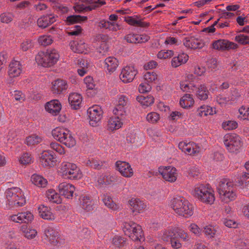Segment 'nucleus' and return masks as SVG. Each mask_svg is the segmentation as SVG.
<instances>
[{
	"label": "nucleus",
	"mask_w": 249,
	"mask_h": 249,
	"mask_svg": "<svg viewBox=\"0 0 249 249\" xmlns=\"http://www.w3.org/2000/svg\"><path fill=\"white\" fill-rule=\"evenodd\" d=\"M217 190L220 200L225 203L234 201L237 197L233 183L227 179H223L219 182Z\"/></svg>",
	"instance_id": "1"
},
{
	"label": "nucleus",
	"mask_w": 249,
	"mask_h": 249,
	"mask_svg": "<svg viewBox=\"0 0 249 249\" xmlns=\"http://www.w3.org/2000/svg\"><path fill=\"white\" fill-rule=\"evenodd\" d=\"M170 205L177 214L187 218L193 214V208L190 202L182 197L174 198Z\"/></svg>",
	"instance_id": "2"
},
{
	"label": "nucleus",
	"mask_w": 249,
	"mask_h": 249,
	"mask_svg": "<svg viewBox=\"0 0 249 249\" xmlns=\"http://www.w3.org/2000/svg\"><path fill=\"white\" fill-rule=\"evenodd\" d=\"M53 137L68 147H72L76 144V140L67 129L56 127L52 132Z\"/></svg>",
	"instance_id": "3"
},
{
	"label": "nucleus",
	"mask_w": 249,
	"mask_h": 249,
	"mask_svg": "<svg viewBox=\"0 0 249 249\" xmlns=\"http://www.w3.org/2000/svg\"><path fill=\"white\" fill-rule=\"evenodd\" d=\"M60 172L63 177L70 179H78L82 177V172L76 165L70 162H62Z\"/></svg>",
	"instance_id": "4"
},
{
	"label": "nucleus",
	"mask_w": 249,
	"mask_h": 249,
	"mask_svg": "<svg viewBox=\"0 0 249 249\" xmlns=\"http://www.w3.org/2000/svg\"><path fill=\"white\" fill-rule=\"evenodd\" d=\"M223 142L228 150L231 153L237 152L242 145L240 137L235 133L225 135Z\"/></svg>",
	"instance_id": "5"
},
{
	"label": "nucleus",
	"mask_w": 249,
	"mask_h": 249,
	"mask_svg": "<svg viewBox=\"0 0 249 249\" xmlns=\"http://www.w3.org/2000/svg\"><path fill=\"white\" fill-rule=\"evenodd\" d=\"M43 240L46 244L55 247H59L60 243L59 241V233L52 228L49 227L44 231Z\"/></svg>",
	"instance_id": "6"
},
{
	"label": "nucleus",
	"mask_w": 249,
	"mask_h": 249,
	"mask_svg": "<svg viewBox=\"0 0 249 249\" xmlns=\"http://www.w3.org/2000/svg\"><path fill=\"white\" fill-rule=\"evenodd\" d=\"M103 111L98 106H94L88 109V113L89 118V124L92 126L99 125L102 118Z\"/></svg>",
	"instance_id": "7"
},
{
	"label": "nucleus",
	"mask_w": 249,
	"mask_h": 249,
	"mask_svg": "<svg viewBox=\"0 0 249 249\" xmlns=\"http://www.w3.org/2000/svg\"><path fill=\"white\" fill-rule=\"evenodd\" d=\"M125 228L127 230H135L134 232H131L129 234V237L134 241H141L142 239H144L142 227L139 225L131 221L125 223Z\"/></svg>",
	"instance_id": "8"
},
{
	"label": "nucleus",
	"mask_w": 249,
	"mask_h": 249,
	"mask_svg": "<svg viewBox=\"0 0 249 249\" xmlns=\"http://www.w3.org/2000/svg\"><path fill=\"white\" fill-rule=\"evenodd\" d=\"M137 73V70L133 66L124 67L120 75V79L124 83L131 82Z\"/></svg>",
	"instance_id": "9"
},
{
	"label": "nucleus",
	"mask_w": 249,
	"mask_h": 249,
	"mask_svg": "<svg viewBox=\"0 0 249 249\" xmlns=\"http://www.w3.org/2000/svg\"><path fill=\"white\" fill-rule=\"evenodd\" d=\"M159 171L166 181L173 182L177 180V173L176 168L172 166L160 167Z\"/></svg>",
	"instance_id": "10"
},
{
	"label": "nucleus",
	"mask_w": 249,
	"mask_h": 249,
	"mask_svg": "<svg viewBox=\"0 0 249 249\" xmlns=\"http://www.w3.org/2000/svg\"><path fill=\"white\" fill-rule=\"evenodd\" d=\"M213 48L219 51H229L238 48V45L226 39H218L213 43Z\"/></svg>",
	"instance_id": "11"
},
{
	"label": "nucleus",
	"mask_w": 249,
	"mask_h": 249,
	"mask_svg": "<svg viewBox=\"0 0 249 249\" xmlns=\"http://www.w3.org/2000/svg\"><path fill=\"white\" fill-rule=\"evenodd\" d=\"M115 166L120 174L126 178L131 177L133 175V171L130 164L125 161L118 160L116 162Z\"/></svg>",
	"instance_id": "12"
},
{
	"label": "nucleus",
	"mask_w": 249,
	"mask_h": 249,
	"mask_svg": "<svg viewBox=\"0 0 249 249\" xmlns=\"http://www.w3.org/2000/svg\"><path fill=\"white\" fill-rule=\"evenodd\" d=\"M183 44L185 47L194 50L202 49L205 46L203 40L194 36L185 38L183 41Z\"/></svg>",
	"instance_id": "13"
},
{
	"label": "nucleus",
	"mask_w": 249,
	"mask_h": 249,
	"mask_svg": "<svg viewBox=\"0 0 249 249\" xmlns=\"http://www.w3.org/2000/svg\"><path fill=\"white\" fill-rule=\"evenodd\" d=\"M58 190L61 195L70 199L73 196L75 189V187L71 184L62 182L59 185Z\"/></svg>",
	"instance_id": "14"
},
{
	"label": "nucleus",
	"mask_w": 249,
	"mask_h": 249,
	"mask_svg": "<svg viewBox=\"0 0 249 249\" xmlns=\"http://www.w3.org/2000/svg\"><path fill=\"white\" fill-rule=\"evenodd\" d=\"M55 159L49 150L44 151L41 153L40 162L44 167H53L55 164Z\"/></svg>",
	"instance_id": "15"
},
{
	"label": "nucleus",
	"mask_w": 249,
	"mask_h": 249,
	"mask_svg": "<svg viewBox=\"0 0 249 249\" xmlns=\"http://www.w3.org/2000/svg\"><path fill=\"white\" fill-rule=\"evenodd\" d=\"M34 216L30 212L20 213L10 216V219L17 223H27L31 222Z\"/></svg>",
	"instance_id": "16"
},
{
	"label": "nucleus",
	"mask_w": 249,
	"mask_h": 249,
	"mask_svg": "<svg viewBox=\"0 0 249 249\" xmlns=\"http://www.w3.org/2000/svg\"><path fill=\"white\" fill-rule=\"evenodd\" d=\"M21 190L18 187H13L8 189L5 192V196L7 200V204L11 206L16 201L18 195H20Z\"/></svg>",
	"instance_id": "17"
},
{
	"label": "nucleus",
	"mask_w": 249,
	"mask_h": 249,
	"mask_svg": "<svg viewBox=\"0 0 249 249\" xmlns=\"http://www.w3.org/2000/svg\"><path fill=\"white\" fill-rule=\"evenodd\" d=\"M56 21L55 17L52 14H48L44 15L37 20V24L39 27L45 28Z\"/></svg>",
	"instance_id": "18"
},
{
	"label": "nucleus",
	"mask_w": 249,
	"mask_h": 249,
	"mask_svg": "<svg viewBox=\"0 0 249 249\" xmlns=\"http://www.w3.org/2000/svg\"><path fill=\"white\" fill-rule=\"evenodd\" d=\"M45 108L48 112L56 115L61 109V105L58 100H53L48 102L46 104Z\"/></svg>",
	"instance_id": "19"
},
{
	"label": "nucleus",
	"mask_w": 249,
	"mask_h": 249,
	"mask_svg": "<svg viewBox=\"0 0 249 249\" xmlns=\"http://www.w3.org/2000/svg\"><path fill=\"white\" fill-rule=\"evenodd\" d=\"M52 91L53 93L60 94L68 88V84L66 81L57 79L53 83Z\"/></svg>",
	"instance_id": "20"
},
{
	"label": "nucleus",
	"mask_w": 249,
	"mask_h": 249,
	"mask_svg": "<svg viewBox=\"0 0 249 249\" xmlns=\"http://www.w3.org/2000/svg\"><path fill=\"white\" fill-rule=\"evenodd\" d=\"M21 71V66L19 61H14L10 63L8 74L10 77L18 76Z\"/></svg>",
	"instance_id": "21"
},
{
	"label": "nucleus",
	"mask_w": 249,
	"mask_h": 249,
	"mask_svg": "<svg viewBox=\"0 0 249 249\" xmlns=\"http://www.w3.org/2000/svg\"><path fill=\"white\" fill-rule=\"evenodd\" d=\"M68 100L72 108L78 109L82 103V98L81 95L78 93H72L70 94Z\"/></svg>",
	"instance_id": "22"
},
{
	"label": "nucleus",
	"mask_w": 249,
	"mask_h": 249,
	"mask_svg": "<svg viewBox=\"0 0 249 249\" xmlns=\"http://www.w3.org/2000/svg\"><path fill=\"white\" fill-rule=\"evenodd\" d=\"M129 204L133 213H140L146 207L143 201L138 199H131Z\"/></svg>",
	"instance_id": "23"
},
{
	"label": "nucleus",
	"mask_w": 249,
	"mask_h": 249,
	"mask_svg": "<svg viewBox=\"0 0 249 249\" xmlns=\"http://www.w3.org/2000/svg\"><path fill=\"white\" fill-rule=\"evenodd\" d=\"M38 210L39 215L42 218L51 220L55 219L54 215L51 212L50 208L42 205L38 207Z\"/></svg>",
	"instance_id": "24"
},
{
	"label": "nucleus",
	"mask_w": 249,
	"mask_h": 249,
	"mask_svg": "<svg viewBox=\"0 0 249 249\" xmlns=\"http://www.w3.org/2000/svg\"><path fill=\"white\" fill-rule=\"evenodd\" d=\"M105 68L110 73L113 72L118 66V60L114 57H108L105 60Z\"/></svg>",
	"instance_id": "25"
},
{
	"label": "nucleus",
	"mask_w": 249,
	"mask_h": 249,
	"mask_svg": "<svg viewBox=\"0 0 249 249\" xmlns=\"http://www.w3.org/2000/svg\"><path fill=\"white\" fill-rule=\"evenodd\" d=\"M107 129L110 131L118 129L123 125V122L119 117H111L107 122Z\"/></svg>",
	"instance_id": "26"
},
{
	"label": "nucleus",
	"mask_w": 249,
	"mask_h": 249,
	"mask_svg": "<svg viewBox=\"0 0 249 249\" xmlns=\"http://www.w3.org/2000/svg\"><path fill=\"white\" fill-rule=\"evenodd\" d=\"M189 58L188 55L184 53L179 54L178 56L174 57L171 61L173 67L177 68L187 62Z\"/></svg>",
	"instance_id": "27"
},
{
	"label": "nucleus",
	"mask_w": 249,
	"mask_h": 249,
	"mask_svg": "<svg viewBox=\"0 0 249 249\" xmlns=\"http://www.w3.org/2000/svg\"><path fill=\"white\" fill-rule=\"evenodd\" d=\"M45 53L48 58V67H51L56 63L59 59V54L56 50H48Z\"/></svg>",
	"instance_id": "28"
},
{
	"label": "nucleus",
	"mask_w": 249,
	"mask_h": 249,
	"mask_svg": "<svg viewBox=\"0 0 249 249\" xmlns=\"http://www.w3.org/2000/svg\"><path fill=\"white\" fill-rule=\"evenodd\" d=\"M209 93L205 85L201 84L197 88L196 96L200 100H206L208 99Z\"/></svg>",
	"instance_id": "29"
},
{
	"label": "nucleus",
	"mask_w": 249,
	"mask_h": 249,
	"mask_svg": "<svg viewBox=\"0 0 249 249\" xmlns=\"http://www.w3.org/2000/svg\"><path fill=\"white\" fill-rule=\"evenodd\" d=\"M88 18L86 16H81L80 15H71L68 16L65 22L67 25H70L77 23H80L82 21H87Z\"/></svg>",
	"instance_id": "30"
},
{
	"label": "nucleus",
	"mask_w": 249,
	"mask_h": 249,
	"mask_svg": "<svg viewBox=\"0 0 249 249\" xmlns=\"http://www.w3.org/2000/svg\"><path fill=\"white\" fill-rule=\"evenodd\" d=\"M208 188L203 184L197 185L194 188L193 195L195 197L201 201L203 196L205 194V192H206V191L208 190Z\"/></svg>",
	"instance_id": "31"
},
{
	"label": "nucleus",
	"mask_w": 249,
	"mask_h": 249,
	"mask_svg": "<svg viewBox=\"0 0 249 249\" xmlns=\"http://www.w3.org/2000/svg\"><path fill=\"white\" fill-rule=\"evenodd\" d=\"M136 99L144 107L151 106L154 101V98L151 95H139L137 96Z\"/></svg>",
	"instance_id": "32"
},
{
	"label": "nucleus",
	"mask_w": 249,
	"mask_h": 249,
	"mask_svg": "<svg viewBox=\"0 0 249 249\" xmlns=\"http://www.w3.org/2000/svg\"><path fill=\"white\" fill-rule=\"evenodd\" d=\"M80 204L82 208L88 212L93 209V202L89 196H83L80 200Z\"/></svg>",
	"instance_id": "33"
},
{
	"label": "nucleus",
	"mask_w": 249,
	"mask_h": 249,
	"mask_svg": "<svg viewBox=\"0 0 249 249\" xmlns=\"http://www.w3.org/2000/svg\"><path fill=\"white\" fill-rule=\"evenodd\" d=\"M31 181L33 184L39 187H45L47 184V180L42 176L34 174L31 177Z\"/></svg>",
	"instance_id": "34"
},
{
	"label": "nucleus",
	"mask_w": 249,
	"mask_h": 249,
	"mask_svg": "<svg viewBox=\"0 0 249 249\" xmlns=\"http://www.w3.org/2000/svg\"><path fill=\"white\" fill-rule=\"evenodd\" d=\"M21 231L24 236L29 239H33L37 235V231L36 230L28 227L26 225H23L21 227Z\"/></svg>",
	"instance_id": "35"
},
{
	"label": "nucleus",
	"mask_w": 249,
	"mask_h": 249,
	"mask_svg": "<svg viewBox=\"0 0 249 249\" xmlns=\"http://www.w3.org/2000/svg\"><path fill=\"white\" fill-rule=\"evenodd\" d=\"M42 141L41 137L36 134H33L26 137L25 143L28 146H34L39 144Z\"/></svg>",
	"instance_id": "36"
},
{
	"label": "nucleus",
	"mask_w": 249,
	"mask_h": 249,
	"mask_svg": "<svg viewBox=\"0 0 249 249\" xmlns=\"http://www.w3.org/2000/svg\"><path fill=\"white\" fill-rule=\"evenodd\" d=\"M46 196L50 201L59 204L61 203L62 200L59 195L56 193L54 190L49 189L46 192Z\"/></svg>",
	"instance_id": "37"
},
{
	"label": "nucleus",
	"mask_w": 249,
	"mask_h": 249,
	"mask_svg": "<svg viewBox=\"0 0 249 249\" xmlns=\"http://www.w3.org/2000/svg\"><path fill=\"white\" fill-rule=\"evenodd\" d=\"M36 61L38 65L44 67H48V58L45 53L43 52H39L36 56Z\"/></svg>",
	"instance_id": "38"
},
{
	"label": "nucleus",
	"mask_w": 249,
	"mask_h": 249,
	"mask_svg": "<svg viewBox=\"0 0 249 249\" xmlns=\"http://www.w3.org/2000/svg\"><path fill=\"white\" fill-rule=\"evenodd\" d=\"M214 200L215 197L213 191L211 189L208 188V190L206 191V192H205V194L203 196L201 202L208 204H212Z\"/></svg>",
	"instance_id": "39"
},
{
	"label": "nucleus",
	"mask_w": 249,
	"mask_h": 249,
	"mask_svg": "<svg viewBox=\"0 0 249 249\" xmlns=\"http://www.w3.org/2000/svg\"><path fill=\"white\" fill-rule=\"evenodd\" d=\"M199 116L202 117V116H206L207 115H212L215 113V109H213L208 106H202L198 109Z\"/></svg>",
	"instance_id": "40"
},
{
	"label": "nucleus",
	"mask_w": 249,
	"mask_h": 249,
	"mask_svg": "<svg viewBox=\"0 0 249 249\" xmlns=\"http://www.w3.org/2000/svg\"><path fill=\"white\" fill-rule=\"evenodd\" d=\"M175 238H177L176 228L171 229L165 231L162 236V239L165 242H171V240H175Z\"/></svg>",
	"instance_id": "41"
},
{
	"label": "nucleus",
	"mask_w": 249,
	"mask_h": 249,
	"mask_svg": "<svg viewBox=\"0 0 249 249\" xmlns=\"http://www.w3.org/2000/svg\"><path fill=\"white\" fill-rule=\"evenodd\" d=\"M103 201L107 207L112 210L115 211L119 208V206L114 202L111 197L107 195H104Z\"/></svg>",
	"instance_id": "42"
},
{
	"label": "nucleus",
	"mask_w": 249,
	"mask_h": 249,
	"mask_svg": "<svg viewBox=\"0 0 249 249\" xmlns=\"http://www.w3.org/2000/svg\"><path fill=\"white\" fill-rule=\"evenodd\" d=\"M103 164L104 162L94 159H89L86 162L87 166L96 170L101 169L103 166Z\"/></svg>",
	"instance_id": "43"
},
{
	"label": "nucleus",
	"mask_w": 249,
	"mask_h": 249,
	"mask_svg": "<svg viewBox=\"0 0 249 249\" xmlns=\"http://www.w3.org/2000/svg\"><path fill=\"white\" fill-rule=\"evenodd\" d=\"M113 245L117 248L123 247L126 245V239L124 237L115 236L112 240Z\"/></svg>",
	"instance_id": "44"
},
{
	"label": "nucleus",
	"mask_w": 249,
	"mask_h": 249,
	"mask_svg": "<svg viewBox=\"0 0 249 249\" xmlns=\"http://www.w3.org/2000/svg\"><path fill=\"white\" fill-rule=\"evenodd\" d=\"M144 81L150 84L158 79L157 74L154 72H146L143 76Z\"/></svg>",
	"instance_id": "45"
},
{
	"label": "nucleus",
	"mask_w": 249,
	"mask_h": 249,
	"mask_svg": "<svg viewBox=\"0 0 249 249\" xmlns=\"http://www.w3.org/2000/svg\"><path fill=\"white\" fill-rule=\"evenodd\" d=\"M90 235V232L87 228H83L77 232V236L81 240L88 239Z\"/></svg>",
	"instance_id": "46"
},
{
	"label": "nucleus",
	"mask_w": 249,
	"mask_h": 249,
	"mask_svg": "<svg viewBox=\"0 0 249 249\" xmlns=\"http://www.w3.org/2000/svg\"><path fill=\"white\" fill-rule=\"evenodd\" d=\"M222 126L224 130H231L236 128L238 126V124L235 121H228L223 122Z\"/></svg>",
	"instance_id": "47"
},
{
	"label": "nucleus",
	"mask_w": 249,
	"mask_h": 249,
	"mask_svg": "<svg viewBox=\"0 0 249 249\" xmlns=\"http://www.w3.org/2000/svg\"><path fill=\"white\" fill-rule=\"evenodd\" d=\"M160 115L156 112L149 113L146 116V120L150 123L155 124L160 120Z\"/></svg>",
	"instance_id": "48"
},
{
	"label": "nucleus",
	"mask_w": 249,
	"mask_h": 249,
	"mask_svg": "<svg viewBox=\"0 0 249 249\" xmlns=\"http://www.w3.org/2000/svg\"><path fill=\"white\" fill-rule=\"evenodd\" d=\"M235 40L242 45L249 44V36L240 34L235 37Z\"/></svg>",
	"instance_id": "49"
},
{
	"label": "nucleus",
	"mask_w": 249,
	"mask_h": 249,
	"mask_svg": "<svg viewBox=\"0 0 249 249\" xmlns=\"http://www.w3.org/2000/svg\"><path fill=\"white\" fill-rule=\"evenodd\" d=\"M26 203V199L24 196L22 192L20 193V195H18V197L17 198L16 201L14 203H12L11 206L18 207H21Z\"/></svg>",
	"instance_id": "50"
},
{
	"label": "nucleus",
	"mask_w": 249,
	"mask_h": 249,
	"mask_svg": "<svg viewBox=\"0 0 249 249\" xmlns=\"http://www.w3.org/2000/svg\"><path fill=\"white\" fill-rule=\"evenodd\" d=\"M50 147L54 151L60 155L65 153L64 148L58 143L56 142H52L50 144Z\"/></svg>",
	"instance_id": "51"
},
{
	"label": "nucleus",
	"mask_w": 249,
	"mask_h": 249,
	"mask_svg": "<svg viewBox=\"0 0 249 249\" xmlns=\"http://www.w3.org/2000/svg\"><path fill=\"white\" fill-rule=\"evenodd\" d=\"M32 157L30 154L28 153H24L20 157L19 161L20 164L26 165L29 164L32 161Z\"/></svg>",
	"instance_id": "52"
},
{
	"label": "nucleus",
	"mask_w": 249,
	"mask_h": 249,
	"mask_svg": "<svg viewBox=\"0 0 249 249\" xmlns=\"http://www.w3.org/2000/svg\"><path fill=\"white\" fill-rule=\"evenodd\" d=\"M34 44L32 40L30 39H26L23 41L21 45L20 48L24 52L28 51V50L31 49L33 47Z\"/></svg>",
	"instance_id": "53"
},
{
	"label": "nucleus",
	"mask_w": 249,
	"mask_h": 249,
	"mask_svg": "<svg viewBox=\"0 0 249 249\" xmlns=\"http://www.w3.org/2000/svg\"><path fill=\"white\" fill-rule=\"evenodd\" d=\"M239 112L241 115L239 116V118L243 120L248 119L249 117V108H246L242 106L239 108Z\"/></svg>",
	"instance_id": "54"
},
{
	"label": "nucleus",
	"mask_w": 249,
	"mask_h": 249,
	"mask_svg": "<svg viewBox=\"0 0 249 249\" xmlns=\"http://www.w3.org/2000/svg\"><path fill=\"white\" fill-rule=\"evenodd\" d=\"M199 152V148L196 147V146L195 147L193 143H191L190 144V146L186 149V150L185 151L184 153L190 155H195L196 154L198 153Z\"/></svg>",
	"instance_id": "55"
},
{
	"label": "nucleus",
	"mask_w": 249,
	"mask_h": 249,
	"mask_svg": "<svg viewBox=\"0 0 249 249\" xmlns=\"http://www.w3.org/2000/svg\"><path fill=\"white\" fill-rule=\"evenodd\" d=\"M151 89V85L149 83L144 81L139 87V90L141 93H145L149 91Z\"/></svg>",
	"instance_id": "56"
},
{
	"label": "nucleus",
	"mask_w": 249,
	"mask_h": 249,
	"mask_svg": "<svg viewBox=\"0 0 249 249\" xmlns=\"http://www.w3.org/2000/svg\"><path fill=\"white\" fill-rule=\"evenodd\" d=\"M1 22L8 23L13 20V16L9 13H2L0 15Z\"/></svg>",
	"instance_id": "57"
},
{
	"label": "nucleus",
	"mask_w": 249,
	"mask_h": 249,
	"mask_svg": "<svg viewBox=\"0 0 249 249\" xmlns=\"http://www.w3.org/2000/svg\"><path fill=\"white\" fill-rule=\"evenodd\" d=\"M39 42L43 46H46L50 45L52 43V39L50 36H43L39 37Z\"/></svg>",
	"instance_id": "58"
},
{
	"label": "nucleus",
	"mask_w": 249,
	"mask_h": 249,
	"mask_svg": "<svg viewBox=\"0 0 249 249\" xmlns=\"http://www.w3.org/2000/svg\"><path fill=\"white\" fill-rule=\"evenodd\" d=\"M138 36L137 34H130L126 35L124 36V39L130 43H138Z\"/></svg>",
	"instance_id": "59"
},
{
	"label": "nucleus",
	"mask_w": 249,
	"mask_h": 249,
	"mask_svg": "<svg viewBox=\"0 0 249 249\" xmlns=\"http://www.w3.org/2000/svg\"><path fill=\"white\" fill-rule=\"evenodd\" d=\"M176 232L178 238L179 237L182 239L183 240H186L188 239L189 236L188 234L182 229L176 228Z\"/></svg>",
	"instance_id": "60"
},
{
	"label": "nucleus",
	"mask_w": 249,
	"mask_h": 249,
	"mask_svg": "<svg viewBox=\"0 0 249 249\" xmlns=\"http://www.w3.org/2000/svg\"><path fill=\"white\" fill-rule=\"evenodd\" d=\"M7 53L5 52H0V71L7 62Z\"/></svg>",
	"instance_id": "61"
},
{
	"label": "nucleus",
	"mask_w": 249,
	"mask_h": 249,
	"mask_svg": "<svg viewBox=\"0 0 249 249\" xmlns=\"http://www.w3.org/2000/svg\"><path fill=\"white\" fill-rule=\"evenodd\" d=\"M203 231L205 235L209 236L210 237H214L216 233V231L214 230V228L212 226L206 227L204 228Z\"/></svg>",
	"instance_id": "62"
},
{
	"label": "nucleus",
	"mask_w": 249,
	"mask_h": 249,
	"mask_svg": "<svg viewBox=\"0 0 249 249\" xmlns=\"http://www.w3.org/2000/svg\"><path fill=\"white\" fill-rule=\"evenodd\" d=\"M84 82L87 85V87L89 89H93L95 88V85L93 83V79L89 76L86 77L84 79Z\"/></svg>",
	"instance_id": "63"
},
{
	"label": "nucleus",
	"mask_w": 249,
	"mask_h": 249,
	"mask_svg": "<svg viewBox=\"0 0 249 249\" xmlns=\"http://www.w3.org/2000/svg\"><path fill=\"white\" fill-rule=\"evenodd\" d=\"M157 65L158 63L157 62L152 60L145 63L143 66V68L145 70H148L155 68Z\"/></svg>",
	"instance_id": "64"
}]
</instances>
